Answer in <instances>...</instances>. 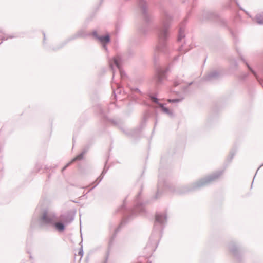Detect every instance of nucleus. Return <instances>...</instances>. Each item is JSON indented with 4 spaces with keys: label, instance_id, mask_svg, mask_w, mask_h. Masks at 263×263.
<instances>
[{
    "label": "nucleus",
    "instance_id": "33",
    "mask_svg": "<svg viewBox=\"0 0 263 263\" xmlns=\"http://www.w3.org/2000/svg\"><path fill=\"white\" fill-rule=\"evenodd\" d=\"M248 74L246 73V74H243V75L242 76V78H243V79H244V78H245L247 77H248Z\"/></svg>",
    "mask_w": 263,
    "mask_h": 263
},
{
    "label": "nucleus",
    "instance_id": "7",
    "mask_svg": "<svg viewBox=\"0 0 263 263\" xmlns=\"http://www.w3.org/2000/svg\"><path fill=\"white\" fill-rule=\"evenodd\" d=\"M121 59L120 57L117 56L114 58L112 60H109V65L111 69L112 70L113 73V78L114 77L115 71L114 69V66H115L119 70L121 76V78L122 80H123L126 77V74L125 72L122 69L121 66Z\"/></svg>",
    "mask_w": 263,
    "mask_h": 263
},
{
    "label": "nucleus",
    "instance_id": "27",
    "mask_svg": "<svg viewBox=\"0 0 263 263\" xmlns=\"http://www.w3.org/2000/svg\"><path fill=\"white\" fill-rule=\"evenodd\" d=\"M181 80H176L174 81V84L175 86H177L179 85L180 84H181Z\"/></svg>",
    "mask_w": 263,
    "mask_h": 263
},
{
    "label": "nucleus",
    "instance_id": "38",
    "mask_svg": "<svg viewBox=\"0 0 263 263\" xmlns=\"http://www.w3.org/2000/svg\"><path fill=\"white\" fill-rule=\"evenodd\" d=\"M43 34H44V40H45V33H44Z\"/></svg>",
    "mask_w": 263,
    "mask_h": 263
},
{
    "label": "nucleus",
    "instance_id": "25",
    "mask_svg": "<svg viewBox=\"0 0 263 263\" xmlns=\"http://www.w3.org/2000/svg\"><path fill=\"white\" fill-rule=\"evenodd\" d=\"M130 89L133 92H137L140 95H142L141 91L137 88L131 87L130 88Z\"/></svg>",
    "mask_w": 263,
    "mask_h": 263
},
{
    "label": "nucleus",
    "instance_id": "20",
    "mask_svg": "<svg viewBox=\"0 0 263 263\" xmlns=\"http://www.w3.org/2000/svg\"><path fill=\"white\" fill-rule=\"evenodd\" d=\"M115 85L117 87L116 90H115V88H114V84H112L111 87H112V89L113 93L115 95V97H116V93H120L121 92V88H120V86L119 84L115 83Z\"/></svg>",
    "mask_w": 263,
    "mask_h": 263
},
{
    "label": "nucleus",
    "instance_id": "36",
    "mask_svg": "<svg viewBox=\"0 0 263 263\" xmlns=\"http://www.w3.org/2000/svg\"><path fill=\"white\" fill-rule=\"evenodd\" d=\"M192 84V82L190 83L189 84V85H188L187 87H188L189 85H191Z\"/></svg>",
    "mask_w": 263,
    "mask_h": 263
},
{
    "label": "nucleus",
    "instance_id": "13",
    "mask_svg": "<svg viewBox=\"0 0 263 263\" xmlns=\"http://www.w3.org/2000/svg\"><path fill=\"white\" fill-rule=\"evenodd\" d=\"M107 172V170H105V168H104V170H103L101 175L98 177V178L97 179V180L95 181V182H94L92 184H94L96 182H97L96 184L91 188L90 189L88 192H90V191H91L93 189H94L97 185H98V184L101 181V180H102L103 178V176L106 174Z\"/></svg>",
    "mask_w": 263,
    "mask_h": 263
},
{
    "label": "nucleus",
    "instance_id": "22",
    "mask_svg": "<svg viewBox=\"0 0 263 263\" xmlns=\"http://www.w3.org/2000/svg\"><path fill=\"white\" fill-rule=\"evenodd\" d=\"M229 249H230V251H231V252L235 256H237L238 250H237V247L235 246V245L234 244H231L229 246Z\"/></svg>",
    "mask_w": 263,
    "mask_h": 263
},
{
    "label": "nucleus",
    "instance_id": "2",
    "mask_svg": "<svg viewBox=\"0 0 263 263\" xmlns=\"http://www.w3.org/2000/svg\"><path fill=\"white\" fill-rule=\"evenodd\" d=\"M172 17L167 11H164L161 19V23L156 28L158 44L155 50L154 59H156L157 52L167 53L166 41L168 37V29Z\"/></svg>",
    "mask_w": 263,
    "mask_h": 263
},
{
    "label": "nucleus",
    "instance_id": "3",
    "mask_svg": "<svg viewBox=\"0 0 263 263\" xmlns=\"http://www.w3.org/2000/svg\"><path fill=\"white\" fill-rule=\"evenodd\" d=\"M140 194H141V193H139L138 194V195H137V196L135 199V207L134 209H126L125 208L126 203V199H125V200L123 202V205L121 207V208L120 209H119V211H122V210L124 211L123 214H124V219L121 221L120 226L115 230V234L112 236L110 243L111 242L113 239L115 237L116 235L120 231L121 227L126 222L127 220H130V217L133 215H136L137 213H139L140 214H142L144 213V212L145 211V207H144V205L143 204H142L141 203H140V201H139Z\"/></svg>",
    "mask_w": 263,
    "mask_h": 263
},
{
    "label": "nucleus",
    "instance_id": "18",
    "mask_svg": "<svg viewBox=\"0 0 263 263\" xmlns=\"http://www.w3.org/2000/svg\"><path fill=\"white\" fill-rule=\"evenodd\" d=\"M242 60L244 61V62L246 63V65L248 69L250 70V71L253 74V75L255 77L256 79L257 80V81L260 83V81L258 77V76L256 73V72L250 66L249 64L243 59V58H241Z\"/></svg>",
    "mask_w": 263,
    "mask_h": 263
},
{
    "label": "nucleus",
    "instance_id": "32",
    "mask_svg": "<svg viewBox=\"0 0 263 263\" xmlns=\"http://www.w3.org/2000/svg\"><path fill=\"white\" fill-rule=\"evenodd\" d=\"M83 250L81 249L80 251H79V254L82 256L83 255Z\"/></svg>",
    "mask_w": 263,
    "mask_h": 263
},
{
    "label": "nucleus",
    "instance_id": "15",
    "mask_svg": "<svg viewBox=\"0 0 263 263\" xmlns=\"http://www.w3.org/2000/svg\"><path fill=\"white\" fill-rule=\"evenodd\" d=\"M52 226H54L56 229L60 232L63 231L65 229L64 224L61 222H55L54 221L53 224Z\"/></svg>",
    "mask_w": 263,
    "mask_h": 263
},
{
    "label": "nucleus",
    "instance_id": "17",
    "mask_svg": "<svg viewBox=\"0 0 263 263\" xmlns=\"http://www.w3.org/2000/svg\"><path fill=\"white\" fill-rule=\"evenodd\" d=\"M62 220L67 224L70 223L73 220V217L69 215H63L62 216Z\"/></svg>",
    "mask_w": 263,
    "mask_h": 263
},
{
    "label": "nucleus",
    "instance_id": "16",
    "mask_svg": "<svg viewBox=\"0 0 263 263\" xmlns=\"http://www.w3.org/2000/svg\"><path fill=\"white\" fill-rule=\"evenodd\" d=\"M185 29L184 27H180L179 30V34L178 36L177 40L178 42L181 41V40L184 37L185 33H184Z\"/></svg>",
    "mask_w": 263,
    "mask_h": 263
},
{
    "label": "nucleus",
    "instance_id": "9",
    "mask_svg": "<svg viewBox=\"0 0 263 263\" xmlns=\"http://www.w3.org/2000/svg\"><path fill=\"white\" fill-rule=\"evenodd\" d=\"M138 6L141 9L144 19L147 22L149 20V17L147 12L146 2L143 0H139Z\"/></svg>",
    "mask_w": 263,
    "mask_h": 263
},
{
    "label": "nucleus",
    "instance_id": "19",
    "mask_svg": "<svg viewBox=\"0 0 263 263\" xmlns=\"http://www.w3.org/2000/svg\"><path fill=\"white\" fill-rule=\"evenodd\" d=\"M255 20L257 24L260 25L263 24V12L257 14L256 15Z\"/></svg>",
    "mask_w": 263,
    "mask_h": 263
},
{
    "label": "nucleus",
    "instance_id": "4",
    "mask_svg": "<svg viewBox=\"0 0 263 263\" xmlns=\"http://www.w3.org/2000/svg\"><path fill=\"white\" fill-rule=\"evenodd\" d=\"M149 98L154 103H156L158 106L153 105L152 107L154 109V112L151 111H147L143 117V121L144 122H146L147 120H148L149 118L154 117L155 119V124H154V127H155L157 125V124L158 123V114L157 111V109L158 108H160L161 110L164 112V114L168 115L170 117L173 116V112L170 110L168 108L165 107L164 105L162 103H159L158 102V99L153 96L150 95Z\"/></svg>",
    "mask_w": 263,
    "mask_h": 263
},
{
    "label": "nucleus",
    "instance_id": "24",
    "mask_svg": "<svg viewBox=\"0 0 263 263\" xmlns=\"http://www.w3.org/2000/svg\"><path fill=\"white\" fill-rule=\"evenodd\" d=\"M148 30L147 26L142 27L140 29V31L142 34H145Z\"/></svg>",
    "mask_w": 263,
    "mask_h": 263
},
{
    "label": "nucleus",
    "instance_id": "5",
    "mask_svg": "<svg viewBox=\"0 0 263 263\" xmlns=\"http://www.w3.org/2000/svg\"><path fill=\"white\" fill-rule=\"evenodd\" d=\"M222 172V171H220L201 179L196 182L192 187L191 189H198L211 183L212 182L218 179L221 175Z\"/></svg>",
    "mask_w": 263,
    "mask_h": 263
},
{
    "label": "nucleus",
    "instance_id": "14",
    "mask_svg": "<svg viewBox=\"0 0 263 263\" xmlns=\"http://www.w3.org/2000/svg\"><path fill=\"white\" fill-rule=\"evenodd\" d=\"M98 40L102 44L109 43L110 42V36L109 34L105 36H100L98 37Z\"/></svg>",
    "mask_w": 263,
    "mask_h": 263
},
{
    "label": "nucleus",
    "instance_id": "29",
    "mask_svg": "<svg viewBox=\"0 0 263 263\" xmlns=\"http://www.w3.org/2000/svg\"><path fill=\"white\" fill-rule=\"evenodd\" d=\"M92 34L98 40V37H99L100 36L98 35L97 32L96 31H93Z\"/></svg>",
    "mask_w": 263,
    "mask_h": 263
},
{
    "label": "nucleus",
    "instance_id": "41",
    "mask_svg": "<svg viewBox=\"0 0 263 263\" xmlns=\"http://www.w3.org/2000/svg\"><path fill=\"white\" fill-rule=\"evenodd\" d=\"M235 1H236V0H234Z\"/></svg>",
    "mask_w": 263,
    "mask_h": 263
},
{
    "label": "nucleus",
    "instance_id": "21",
    "mask_svg": "<svg viewBox=\"0 0 263 263\" xmlns=\"http://www.w3.org/2000/svg\"><path fill=\"white\" fill-rule=\"evenodd\" d=\"M204 16L206 19H213L216 16V15L213 12L208 11L204 13Z\"/></svg>",
    "mask_w": 263,
    "mask_h": 263
},
{
    "label": "nucleus",
    "instance_id": "26",
    "mask_svg": "<svg viewBox=\"0 0 263 263\" xmlns=\"http://www.w3.org/2000/svg\"><path fill=\"white\" fill-rule=\"evenodd\" d=\"M161 185H162V183H161L160 179H159V181H158V192H157V194L156 195V198H158L157 196H158V194L159 193V192H160Z\"/></svg>",
    "mask_w": 263,
    "mask_h": 263
},
{
    "label": "nucleus",
    "instance_id": "1",
    "mask_svg": "<svg viewBox=\"0 0 263 263\" xmlns=\"http://www.w3.org/2000/svg\"><path fill=\"white\" fill-rule=\"evenodd\" d=\"M167 217L165 213H157L153 231L149 237V241L144 248V252L147 253L146 257L140 256L137 259L138 263H145L148 261L147 258L151 256L156 249L159 242V237L162 229L165 226Z\"/></svg>",
    "mask_w": 263,
    "mask_h": 263
},
{
    "label": "nucleus",
    "instance_id": "10",
    "mask_svg": "<svg viewBox=\"0 0 263 263\" xmlns=\"http://www.w3.org/2000/svg\"><path fill=\"white\" fill-rule=\"evenodd\" d=\"M220 73L214 70L210 73H209L206 77H205V80L206 81H211L214 79H216L220 76Z\"/></svg>",
    "mask_w": 263,
    "mask_h": 263
},
{
    "label": "nucleus",
    "instance_id": "35",
    "mask_svg": "<svg viewBox=\"0 0 263 263\" xmlns=\"http://www.w3.org/2000/svg\"><path fill=\"white\" fill-rule=\"evenodd\" d=\"M70 37H69V38L68 39V40H67V41L66 42H65V44H66V43H67L68 41H70V40H69V39H70Z\"/></svg>",
    "mask_w": 263,
    "mask_h": 263
},
{
    "label": "nucleus",
    "instance_id": "30",
    "mask_svg": "<svg viewBox=\"0 0 263 263\" xmlns=\"http://www.w3.org/2000/svg\"><path fill=\"white\" fill-rule=\"evenodd\" d=\"M234 155H235V153H233V152L231 153L230 156V161H231L233 159Z\"/></svg>",
    "mask_w": 263,
    "mask_h": 263
},
{
    "label": "nucleus",
    "instance_id": "40",
    "mask_svg": "<svg viewBox=\"0 0 263 263\" xmlns=\"http://www.w3.org/2000/svg\"><path fill=\"white\" fill-rule=\"evenodd\" d=\"M149 263H152L151 262H149Z\"/></svg>",
    "mask_w": 263,
    "mask_h": 263
},
{
    "label": "nucleus",
    "instance_id": "37",
    "mask_svg": "<svg viewBox=\"0 0 263 263\" xmlns=\"http://www.w3.org/2000/svg\"><path fill=\"white\" fill-rule=\"evenodd\" d=\"M262 165H263V164H262V165H261L259 167V168H258L257 171H258V170L259 169V168H260L261 166H262Z\"/></svg>",
    "mask_w": 263,
    "mask_h": 263
},
{
    "label": "nucleus",
    "instance_id": "8",
    "mask_svg": "<svg viewBox=\"0 0 263 263\" xmlns=\"http://www.w3.org/2000/svg\"><path fill=\"white\" fill-rule=\"evenodd\" d=\"M167 71V68L162 67H159L157 69L154 78L156 85H159L163 83L166 79V72Z\"/></svg>",
    "mask_w": 263,
    "mask_h": 263
},
{
    "label": "nucleus",
    "instance_id": "34",
    "mask_svg": "<svg viewBox=\"0 0 263 263\" xmlns=\"http://www.w3.org/2000/svg\"><path fill=\"white\" fill-rule=\"evenodd\" d=\"M103 47L105 49V50H107V47H106V45H103Z\"/></svg>",
    "mask_w": 263,
    "mask_h": 263
},
{
    "label": "nucleus",
    "instance_id": "31",
    "mask_svg": "<svg viewBox=\"0 0 263 263\" xmlns=\"http://www.w3.org/2000/svg\"><path fill=\"white\" fill-rule=\"evenodd\" d=\"M98 108H99V109L100 110V114H103V109L102 108V107L99 105L98 106Z\"/></svg>",
    "mask_w": 263,
    "mask_h": 263
},
{
    "label": "nucleus",
    "instance_id": "6",
    "mask_svg": "<svg viewBox=\"0 0 263 263\" xmlns=\"http://www.w3.org/2000/svg\"><path fill=\"white\" fill-rule=\"evenodd\" d=\"M56 219L57 217L54 213L45 210L40 218L39 221L41 224L52 225Z\"/></svg>",
    "mask_w": 263,
    "mask_h": 263
},
{
    "label": "nucleus",
    "instance_id": "11",
    "mask_svg": "<svg viewBox=\"0 0 263 263\" xmlns=\"http://www.w3.org/2000/svg\"><path fill=\"white\" fill-rule=\"evenodd\" d=\"M87 149H86L85 148L84 149L83 152L81 153L79 155H78L76 157L73 158L72 160L69 163H67L62 169V171H64L67 167H68L72 162L76 161V160H81L83 158V155L87 152Z\"/></svg>",
    "mask_w": 263,
    "mask_h": 263
},
{
    "label": "nucleus",
    "instance_id": "39",
    "mask_svg": "<svg viewBox=\"0 0 263 263\" xmlns=\"http://www.w3.org/2000/svg\"><path fill=\"white\" fill-rule=\"evenodd\" d=\"M236 4H237L238 6L239 5H238V3H237L236 1Z\"/></svg>",
    "mask_w": 263,
    "mask_h": 263
},
{
    "label": "nucleus",
    "instance_id": "23",
    "mask_svg": "<svg viewBox=\"0 0 263 263\" xmlns=\"http://www.w3.org/2000/svg\"><path fill=\"white\" fill-rule=\"evenodd\" d=\"M182 99H183V98H182L181 99H168V101L170 103H178V102H181L182 100Z\"/></svg>",
    "mask_w": 263,
    "mask_h": 263
},
{
    "label": "nucleus",
    "instance_id": "28",
    "mask_svg": "<svg viewBox=\"0 0 263 263\" xmlns=\"http://www.w3.org/2000/svg\"><path fill=\"white\" fill-rule=\"evenodd\" d=\"M179 51L180 52H183L184 53L186 52L187 50L184 49V45H181V46L179 47Z\"/></svg>",
    "mask_w": 263,
    "mask_h": 263
},
{
    "label": "nucleus",
    "instance_id": "12",
    "mask_svg": "<svg viewBox=\"0 0 263 263\" xmlns=\"http://www.w3.org/2000/svg\"><path fill=\"white\" fill-rule=\"evenodd\" d=\"M87 34L85 33L84 30H81L78 31L76 34L73 35L70 38L69 40H72L76 39L78 37H86Z\"/></svg>",
    "mask_w": 263,
    "mask_h": 263
}]
</instances>
